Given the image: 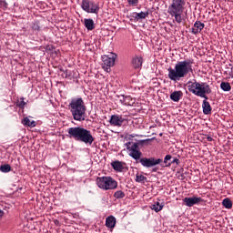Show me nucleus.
Listing matches in <instances>:
<instances>
[{
	"instance_id": "obj_1",
	"label": "nucleus",
	"mask_w": 233,
	"mask_h": 233,
	"mask_svg": "<svg viewBox=\"0 0 233 233\" xmlns=\"http://www.w3.org/2000/svg\"><path fill=\"white\" fill-rule=\"evenodd\" d=\"M127 145V150H128V156L135 159V161H139V163L144 167L145 168H151V167H157V165H161L163 163V159L161 158H156V157H142L143 153H141V150L139 149V144L138 143H128ZM130 145V146H128Z\"/></svg>"
},
{
	"instance_id": "obj_2",
	"label": "nucleus",
	"mask_w": 233,
	"mask_h": 233,
	"mask_svg": "<svg viewBox=\"0 0 233 233\" xmlns=\"http://www.w3.org/2000/svg\"><path fill=\"white\" fill-rule=\"evenodd\" d=\"M192 65H194V60L178 61L175 65V68L169 67L167 69L168 78L171 81H179L183 77H187L190 72H193Z\"/></svg>"
},
{
	"instance_id": "obj_3",
	"label": "nucleus",
	"mask_w": 233,
	"mask_h": 233,
	"mask_svg": "<svg viewBox=\"0 0 233 233\" xmlns=\"http://www.w3.org/2000/svg\"><path fill=\"white\" fill-rule=\"evenodd\" d=\"M67 134V137H70V139H75V141H79L86 145H92L95 141L92 132L83 127H69Z\"/></svg>"
},
{
	"instance_id": "obj_4",
	"label": "nucleus",
	"mask_w": 233,
	"mask_h": 233,
	"mask_svg": "<svg viewBox=\"0 0 233 233\" xmlns=\"http://www.w3.org/2000/svg\"><path fill=\"white\" fill-rule=\"evenodd\" d=\"M69 110L75 121H85L86 119V106L83 98H74L69 103Z\"/></svg>"
},
{
	"instance_id": "obj_5",
	"label": "nucleus",
	"mask_w": 233,
	"mask_h": 233,
	"mask_svg": "<svg viewBox=\"0 0 233 233\" xmlns=\"http://www.w3.org/2000/svg\"><path fill=\"white\" fill-rule=\"evenodd\" d=\"M185 5H187L185 0H172L167 8V14H169L171 17H174V21L178 25L186 21L185 15H183V12H185Z\"/></svg>"
},
{
	"instance_id": "obj_6",
	"label": "nucleus",
	"mask_w": 233,
	"mask_h": 233,
	"mask_svg": "<svg viewBox=\"0 0 233 233\" xmlns=\"http://www.w3.org/2000/svg\"><path fill=\"white\" fill-rule=\"evenodd\" d=\"M187 90L198 96V97H202L203 99H208L207 94H212V89H210V86L205 82H197L196 79L187 82Z\"/></svg>"
},
{
	"instance_id": "obj_7",
	"label": "nucleus",
	"mask_w": 233,
	"mask_h": 233,
	"mask_svg": "<svg viewBox=\"0 0 233 233\" xmlns=\"http://www.w3.org/2000/svg\"><path fill=\"white\" fill-rule=\"evenodd\" d=\"M96 185L102 190H114V188H117V182L111 177H98L96 178Z\"/></svg>"
},
{
	"instance_id": "obj_8",
	"label": "nucleus",
	"mask_w": 233,
	"mask_h": 233,
	"mask_svg": "<svg viewBox=\"0 0 233 233\" xmlns=\"http://www.w3.org/2000/svg\"><path fill=\"white\" fill-rule=\"evenodd\" d=\"M81 8L84 10V12H86V14H99V4L96 3L92 0H82L81 3Z\"/></svg>"
},
{
	"instance_id": "obj_9",
	"label": "nucleus",
	"mask_w": 233,
	"mask_h": 233,
	"mask_svg": "<svg viewBox=\"0 0 233 233\" xmlns=\"http://www.w3.org/2000/svg\"><path fill=\"white\" fill-rule=\"evenodd\" d=\"M116 57H117L116 54H111L110 56L105 55L102 56V61L104 63L103 69L106 72H110V67L116 65Z\"/></svg>"
},
{
	"instance_id": "obj_10",
	"label": "nucleus",
	"mask_w": 233,
	"mask_h": 233,
	"mask_svg": "<svg viewBox=\"0 0 233 233\" xmlns=\"http://www.w3.org/2000/svg\"><path fill=\"white\" fill-rule=\"evenodd\" d=\"M201 197H188L183 199V203L186 207H194V205H199L203 203Z\"/></svg>"
},
{
	"instance_id": "obj_11",
	"label": "nucleus",
	"mask_w": 233,
	"mask_h": 233,
	"mask_svg": "<svg viewBox=\"0 0 233 233\" xmlns=\"http://www.w3.org/2000/svg\"><path fill=\"white\" fill-rule=\"evenodd\" d=\"M127 121L126 118L119 115H113L110 117L109 123L112 127H122L123 123Z\"/></svg>"
},
{
	"instance_id": "obj_12",
	"label": "nucleus",
	"mask_w": 233,
	"mask_h": 233,
	"mask_svg": "<svg viewBox=\"0 0 233 233\" xmlns=\"http://www.w3.org/2000/svg\"><path fill=\"white\" fill-rule=\"evenodd\" d=\"M180 161L177 157H173L172 155H167L164 157V167H170L171 165H179Z\"/></svg>"
},
{
	"instance_id": "obj_13",
	"label": "nucleus",
	"mask_w": 233,
	"mask_h": 233,
	"mask_svg": "<svg viewBox=\"0 0 233 233\" xmlns=\"http://www.w3.org/2000/svg\"><path fill=\"white\" fill-rule=\"evenodd\" d=\"M131 65L135 68V70H140L143 66V57L142 56H134L131 60Z\"/></svg>"
},
{
	"instance_id": "obj_14",
	"label": "nucleus",
	"mask_w": 233,
	"mask_h": 233,
	"mask_svg": "<svg viewBox=\"0 0 233 233\" xmlns=\"http://www.w3.org/2000/svg\"><path fill=\"white\" fill-rule=\"evenodd\" d=\"M203 28H205V24L201 21H196L194 27L191 29V33L194 34V35H198Z\"/></svg>"
},
{
	"instance_id": "obj_15",
	"label": "nucleus",
	"mask_w": 233,
	"mask_h": 233,
	"mask_svg": "<svg viewBox=\"0 0 233 233\" xmlns=\"http://www.w3.org/2000/svg\"><path fill=\"white\" fill-rule=\"evenodd\" d=\"M208 100V99H204L202 103L203 114L205 116L212 114V106H210V103Z\"/></svg>"
},
{
	"instance_id": "obj_16",
	"label": "nucleus",
	"mask_w": 233,
	"mask_h": 233,
	"mask_svg": "<svg viewBox=\"0 0 233 233\" xmlns=\"http://www.w3.org/2000/svg\"><path fill=\"white\" fill-rule=\"evenodd\" d=\"M170 99L171 101H174L175 103H179V100L181 97H183V91H174L170 94Z\"/></svg>"
},
{
	"instance_id": "obj_17",
	"label": "nucleus",
	"mask_w": 233,
	"mask_h": 233,
	"mask_svg": "<svg viewBox=\"0 0 233 233\" xmlns=\"http://www.w3.org/2000/svg\"><path fill=\"white\" fill-rule=\"evenodd\" d=\"M116 223H117L116 217L112 215L106 218V227H107V228H114L116 227Z\"/></svg>"
},
{
	"instance_id": "obj_18",
	"label": "nucleus",
	"mask_w": 233,
	"mask_h": 233,
	"mask_svg": "<svg viewBox=\"0 0 233 233\" xmlns=\"http://www.w3.org/2000/svg\"><path fill=\"white\" fill-rule=\"evenodd\" d=\"M84 25L86 30H89V31H92L94 30V28H96V24H94V20L91 18L84 19Z\"/></svg>"
},
{
	"instance_id": "obj_19",
	"label": "nucleus",
	"mask_w": 233,
	"mask_h": 233,
	"mask_svg": "<svg viewBox=\"0 0 233 233\" xmlns=\"http://www.w3.org/2000/svg\"><path fill=\"white\" fill-rule=\"evenodd\" d=\"M111 167L116 170V172H123V162L119 160H116L111 163Z\"/></svg>"
},
{
	"instance_id": "obj_20",
	"label": "nucleus",
	"mask_w": 233,
	"mask_h": 233,
	"mask_svg": "<svg viewBox=\"0 0 233 233\" xmlns=\"http://www.w3.org/2000/svg\"><path fill=\"white\" fill-rule=\"evenodd\" d=\"M148 10L146 12H140V13H134V17L137 21H139L140 19H147L149 15Z\"/></svg>"
},
{
	"instance_id": "obj_21",
	"label": "nucleus",
	"mask_w": 233,
	"mask_h": 233,
	"mask_svg": "<svg viewBox=\"0 0 233 233\" xmlns=\"http://www.w3.org/2000/svg\"><path fill=\"white\" fill-rule=\"evenodd\" d=\"M22 125H24V127H30V128H34V127H35V121H31L30 118L25 117L22 120Z\"/></svg>"
},
{
	"instance_id": "obj_22",
	"label": "nucleus",
	"mask_w": 233,
	"mask_h": 233,
	"mask_svg": "<svg viewBox=\"0 0 233 233\" xmlns=\"http://www.w3.org/2000/svg\"><path fill=\"white\" fill-rule=\"evenodd\" d=\"M136 105L135 98H132L130 96H126V102L124 104L125 106H134Z\"/></svg>"
},
{
	"instance_id": "obj_23",
	"label": "nucleus",
	"mask_w": 233,
	"mask_h": 233,
	"mask_svg": "<svg viewBox=\"0 0 233 233\" xmlns=\"http://www.w3.org/2000/svg\"><path fill=\"white\" fill-rule=\"evenodd\" d=\"M220 88L223 92H230V90H232V86L228 82H221Z\"/></svg>"
},
{
	"instance_id": "obj_24",
	"label": "nucleus",
	"mask_w": 233,
	"mask_h": 233,
	"mask_svg": "<svg viewBox=\"0 0 233 233\" xmlns=\"http://www.w3.org/2000/svg\"><path fill=\"white\" fill-rule=\"evenodd\" d=\"M163 207L164 206L161 203L155 202V204L151 205L150 208L155 212H161V210H163Z\"/></svg>"
},
{
	"instance_id": "obj_25",
	"label": "nucleus",
	"mask_w": 233,
	"mask_h": 233,
	"mask_svg": "<svg viewBox=\"0 0 233 233\" xmlns=\"http://www.w3.org/2000/svg\"><path fill=\"white\" fill-rule=\"evenodd\" d=\"M32 30H34V32H41V24L39 21H35L32 23Z\"/></svg>"
},
{
	"instance_id": "obj_26",
	"label": "nucleus",
	"mask_w": 233,
	"mask_h": 233,
	"mask_svg": "<svg viewBox=\"0 0 233 233\" xmlns=\"http://www.w3.org/2000/svg\"><path fill=\"white\" fill-rule=\"evenodd\" d=\"M222 205L223 207H225V208H232V200H230V198H224L222 201Z\"/></svg>"
},
{
	"instance_id": "obj_27",
	"label": "nucleus",
	"mask_w": 233,
	"mask_h": 233,
	"mask_svg": "<svg viewBox=\"0 0 233 233\" xmlns=\"http://www.w3.org/2000/svg\"><path fill=\"white\" fill-rule=\"evenodd\" d=\"M12 170V167L9 164H5L0 167V171L5 174L10 172Z\"/></svg>"
},
{
	"instance_id": "obj_28",
	"label": "nucleus",
	"mask_w": 233,
	"mask_h": 233,
	"mask_svg": "<svg viewBox=\"0 0 233 233\" xmlns=\"http://www.w3.org/2000/svg\"><path fill=\"white\" fill-rule=\"evenodd\" d=\"M16 106L21 109L26 106V102H25V97H21L20 100L16 102Z\"/></svg>"
},
{
	"instance_id": "obj_29",
	"label": "nucleus",
	"mask_w": 233,
	"mask_h": 233,
	"mask_svg": "<svg viewBox=\"0 0 233 233\" xmlns=\"http://www.w3.org/2000/svg\"><path fill=\"white\" fill-rule=\"evenodd\" d=\"M114 198L116 199H123V198H125V192L122 190H117L114 193Z\"/></svg>"
},
{
	"instance_id": "obj_30",
	"label": "nucleus",
	"mask_w": 233,
	"mask_h": 233,
	"mask_svg": "<svg viewBox=\"0 0 233 233\" xmlns=\"http://www.w3.org/2000/svg\"><path fill=\"white\" fill-rule=\"evenodd\" d=\"M135 181H137V183H144V181H147V177L137 174Z\"/></svg>"
},
{
	"instance_id": "obj_31",
	"label": "nucleus",
	"mask_w": 233,
	"mask_h": 233,
	"mask_svg": "<svg viewBox=\"0 0 233 233\" xmlns=\"http://www.w3.org/2000/svg\"><path fill=\"white\" fill-rule=\"evenodd\" d=\"M127 3L130 6H137L139 0H127Z\"/></svg>"
},
{
	"instance_id": "obj_32",
	"label": "nucleus",
	"mask_w": 233,
	"mask_h": 233,
	"mask_svg": "<svg viewBox=\"0 0 233 233\" xmlns=\"http://www.w3.org/2000/svg\"><path fill=\"white\" fill-rule=\"evenodd\" d=\"M116 97L119 98V101L121 103V105H125L126 99H127V96L125 95H118L116 96Z\"/></svg>"
},
{
	"instance_id": "obj_33",
	"label": "nucleus",
	"mask_w": 233,
	"mask_h": 233,
	"mask_svg": "<svg viewBox=\"0 0 233 233\" xmlns=\"http://www.w3.org/2000/svg\"><path fill=\"white\" fill-rule=\"evenodd\" d=\"M0 8H8V4L6 0H0Z\"/></svg>"
},
{
	"instance_id": "obj_34",
	"label": "nucleus",
	"mask_w": 233,
	"mask_h": 233,
	"mask_svg": "<svg viewBox=\"0 0 233 233\" xmlns=\"http://www.w3.org/2000/svg\"><path fill=\"white\" fill-rule=\"evenodd\" d=\"M152 168V172H157V170H159V167L154 166V167H151Z\"/></svg>"
},
{
	"instance_id": "obj_35",
	"label": "nucleus",
	"mask_w": 233,
	"mask_h": 233,
	"mask_svg": "<svg viewBox=\"0 0 233 233\" xmlns=\"http://www.w3.org/2000/svg\"><path fill=\"white\" fill-rule=\"evenodd\" d=\"M207 141H213L212 137L208 136V137H207Z\"/></svg>"
},
{
	"instance_id": "obj_36",
	"label": "nucleus",
	"mask_w": 233,
	"mask_h": 233,
	"mask_svg": "<svg viewBox=\"0 0 233 233\" xmlns=\"http://www.w3.org/2000/svg\"><path fill=\"white\" fill-rule=\"evenodd\" d=\"M4 215H5V212L0 209V218H3Z\"/></svg>"
},
{
	"instance_id": "obj_37",
	"label": "nucleus",
	"mask_w": 233,
	"mask_h": 233,
	"mask_svg": "<svg viewBox=\"0 0 233 233\" xmlns=\"http://www.w3.org/2000/svg\"><path fill=\"white\" fill-rule=\"evenodd\" d=\"M66 77H67L68 76H70V75H68V72L67 71H66Z\"/></svg>"
},
{
	"instance_id": "obj_38",
	"label": "nucleus",
	"mask_w": 233,
	"mask_h": 233,
	"mask_svg": "<svg viewBox=\"0 0 233 233\" xmlns=\"http://www.w3.org/2000/svg\"><path fill=\"white\" fill-rule=\"evenodd\" d=\"M181 177H184V176H183V175H181Z\"/></svg>"
}]
</instances>
